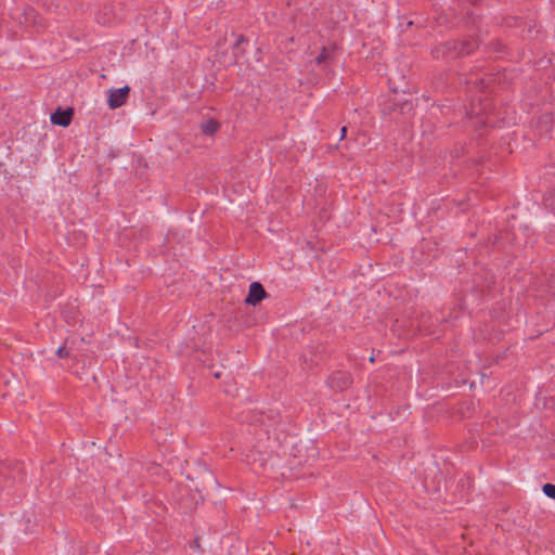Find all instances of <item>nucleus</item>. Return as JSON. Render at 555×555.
<instances>
[{
  "label": "nucleus",
  "instance_id": "nucleus-2",
  "mask_svg": "<svg viewBox=\"0 0 555 555\" xmlns=\"http://www.w3.org/2000/svg\"><path fill=\"white\" fill-rule=\"evenodd\" d=\"M130 92L129 86H124L117 89H111L108 91L107 105L109 108L115 109L122 106Z\"/></svg>",
  "mask_w": 555,
  "mask_h": 555
},
{
  "label": "nucleus",
  "instance_id": "nucleus-4",
  "mask_svg": "<svg viewBox=\"0 0 555 555\" xmlns=\"http://www.w3.org/2000/svg\"><path fill=\"white\" fill-rule=\"evenodd\" d=\"M73 111L70 108L62 109L59 107L51 114V122L56 126L67 127L72 122Z\"/></svg>",
  "mask_w": 555,
  "mask_h": 555
},
{
  "label": "nucleus",
  "instance_id": "nucleus-3",
  "mask_svg": "<svg viewBox=\"0 0 555 555\" xmlns=\"http://www.w3.org/2000/svg\"><path fill=\"white\" fill-rule=\"evenodd\" d=\"M267 296V293L263 286L259 282H253L249 285V292L245 299V302L248 305H257L261 299Z\"/></svg>",
  "mask_w": 555,
  "mask_h": 555
},
{
  "label": "nucleus",
  "instance_id": "nucleus-1",
  "mask_svg": "<svg viewBox=\"0 0 555 555\" xmlns=\"http://www.w3.org/2000/svg\"><path fill=\"white\" fill-rule=\"evenodd\" d=\"M478 43L476 40H453L443 46V54L449 57H460L470 54Z\"/></svg>",
  "mask_w": 555,
  "mask_h": 555
},
{
  "label": "nucleus",
  "instance_id": "nucleus-10",
  "mask_svg": "<svg viewBox=\"0 0 555 555\" xmlns=\"http://www.w3.org/2000/svg\"><path fill=\"white\" fill-rule=\"evenodd\" d=\"M245 42L244 36H238L235 42V47H238L241 43Z\"/></svg>",
  "mask_w": 555,
  "mask_h": 555
},
{
  "label": "nucleus",
  "instance_id": "nucleus-9",
  "mask_svg": "<svg viewBox=\"0 0 555 555\" xmlns=\"http://www.w3.org/2000/svg\"><path fill=\"white\" fill-rule=\"evenodd\" d=\"M326 59V50L323 49L322 52L315 57V62L321 64Z\"/></svg>",
  "mask_w": 555,
  "mask_h": 555
},
{
  "label": "nucleus",
  "instance_id": "nucleus-6",
  "mask_svg": "<svg viewBox=\"0 0 555 555\" xmlns=\"http://www.w3.org/2000/svg\"><path fill=\"white\" fill-rule=\"evenodd\" d=\"M219 129V122L212 118L206 119L201 124V130L206 135L215 134Z\"/></svg>",
  "mask_w": 555,
  "mask_h": 555
},
{
  "label": "nucleus",
  "instance_id": "nucleus-8",
  "mask_svg": "<svg viewBox=\"0 0 555 555\" xmlns=\"http://www.w3.org/2000/svg\"><path fill=\"white\" fill-rule=\"evenodd\" d=\"M55 354L60 358H67L69 357V351L64 346H61L56 349Z\"/></svg>",
  "mask_w": 555,
  "mask_h": 555
},
{
  "label": "nucleus",
  "instance_id": "nucleus-12",
  "mask_svg": "<svg viewBox=\"0 0 555 555\" xmlns=\"http://www.w3.org/2000/svg\"><path fill=\"white\" fill-rule=\"evenodd\" d=\"M472 114L478 115V114H479V112H476V111H474V109H473V111H472Z\"/></svg>",
  "mask_w": 555,
  "mask_h": 555
},
{
  "label": "nucleus",
  "instance_id": "nucleus-5",
  "mask_svg": "<svg viewBox=\"0 0 555 555\" xmlns=\"http://www.w3.org/2000/svg\"><path fill=\"white\" fill-rule=\"evenodd\" d=\"M328 386L335 391H343L351 384L350 376L345 373L333 374L328 380Z\"/></svg>",
  "mask_w": 555,
  "mask_h": 555
},
{
  "label": "nucleus",
  "instance_id": "nucleus-7",
  "mask_svg": "<svg viewBox=\"0 0 555 555\" xmlns=\"http://www.w3.org/2000/svg\"><path fill=\"white\" fill-rule=\"evenodd\" d=\"M542 491L547 498L555 500V485L545 483L542 487Z\"/></svg>",
  "mask_w": 555,
  "mask_h": 555
},
{
  "label": "nucleus",
  "instance_id": "nucleus-11",
  "mask_svg": "<svg viewBox=\"0 0 555 555\" xmlns=\"http://www.w3.org/2000/svg\"><path fill=\"white\" fill-rule=\"evenodd\" d=\"M346 133H347V128H346V127H343V128L340 129V140H343V139L345 138Z\"/></svg>",
  "mask_w": 555,
  "mask_h": 555
}]
</instances>
